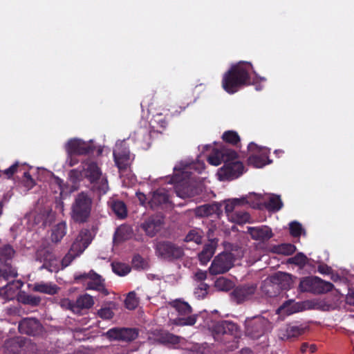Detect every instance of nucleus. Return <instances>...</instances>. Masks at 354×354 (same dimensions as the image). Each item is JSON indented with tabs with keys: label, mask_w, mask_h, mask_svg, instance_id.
Wrapping results in <instances>:
<instances>
[{
	"label": "nucleus",
	"mask_w": 354,
	"mask_h": 354,
	"mask_svg": "<svg viewBox=\"0 0 354 354\" xmlns=\"http://www.w3.org/2000/svg\"><path fill=\"white\" fill-rule=\"evenodd\" d=\"M266 81V78L259 77L253 71L252 66L248 62H239L233 65L226 72L222 80L223 89L230 94L237 92L239 88L248 84L256 85V90L260 91L262 86L258 85L259 81Z\"/></svg>",
	"instance_id": "f257e3e1"
},
{
	"label": "nucleus",
	"mask_w": 354,
	"mask_h": 354,
	"mask_svg": "<svg viewBox=\"0 0 354 354\" xmlns=\"http://www.w3.org/2000/svg\"><path fill=\"white\" fill-rule=\"evenodd\" d=\"M205 169L203 162L198 160L192 163L180 162L174 169V175L171 183L174 185L176 195L182 198H191L199 193L200 187L197 186L194 177H190L192 170L201 173Z\"/></svg>",
	"instance_id": "f03ea898"
},
{
	"label": "nucleus",
	"mask_w": 354,
	"mask_h": 354,
	"mask_svg": "<svg viewBox=\"0 0 354 354\" xmlns=\"http://www.w3.org/2000/svg\"><path fill=\"white\" fill-rule=\"evenodd\" d=\"M91 206L92 200L86 194H78L71 206L72 219L79 223L86 222L91 215Z\"/></svg>",
	"instance_id": "7ed1b4c3"
},
{
	"label": "nucleus",
	"mask_w": 354,
	"mask_h": 354,
	"mask_svg": "<svg viewBox=\"0 0 354 354\" xmlns=\"http://www.w3.org/2000/svg\"><path fill=\"white\" fill-rule=\"evenodd\" d=\"M177 313L174 319H171V322L177 326H192L196 322L197 315L192 314L190 305L180 299H175L169 304Z\"/></svg>",
	"instance_id": "20e7f679"
},
{
	"label": "nucleus",
	"mask_w": 354,
	"mask_h": 354,
	"mask_svg": "<svg viewBox=\"0 0 354 354\" xmlns=\"http://www.w3.org/2000/svg\"><path fill=\"white\" fill-rule=\"evenodd\" d=\"M84 177L93 184V189L97 190L100 194H105L109 189L106 178L102 175L100 169L96 163L87 161L83 163Z\"/></svg>",
	"instance_id": "39448f33"
},
{
	"label": "nucleus",
	"mask_w": 354,
	"mask_h": 354,
	"mask_svg": "<svg viewBox=\"0 0 354 354\" xmlns=\"http://www.w3.org/2000/svg\"><path fill=\"white\" fill-rule=\"evenodd\" d=\"M83 176H84L83 170L72 169L68 174V180L72 184L70 187L68 185H64L63 181L59 178H55L52 180L51 187L54 189L55 192H59V196L63 197L64 195H68L77 189V183L82 179Z\"/></svg>",
	"instance_id": "423d86ee"
},
{
	"label": "nucleus",
	"mask_w": 354,
	"mask_h": 354,
	"mask_svg": "<svg viewBox=\"0 0 354 354\" xmlns=\"http://www.w3.org/2000/svg\"><path fill=\"white\" fill-rule=\"evenodd\" d=\"M244 171V167L239 160L235 157L232 160L228 158V160L224 165L219 169L217 175L220 180H232L238 178Z\"/></svg>",
	"instance_id": "0eeeda50"
},
{
	"label": "nucleus",
	"mask_w": 354,
	"mask_h": 354,
	"mask_svg": "<svg viewBox=\"0 0 354 354\" xmlns=\"http://www.w3.org/2000/svg\"><path fill=\"white\" fill-rule=\"evenodd\" d=\"M15 254L14 250L10 245H4L0 248V277L6 280L13 279L17 275L15 268H12L7 261Z\"/></svg>",
	"instance_id": "6e6552de"
},
{
	"label": "nucleus",
	"mask_w": 354,
	"mask_h": 354,
	"mask_svg": "<svg viewBox=\"0 0 354 354\" xmlns=\"http://www.w3.org/2000/svg\"><path fill=\"white\" fill-rule=\"evenodd\" d=\"M114 160L120 171L129 167L134 158V156L130 153L124 141H118L113 151Z\"/></svg>",
	"instance_id": "1a4fd4ad"
},
{
	"label": "nucleus",
	"mask_w": 354,
	"mask_h": 354,
	"mask_svg": "<svg viewBox=\"0 0 354 354\" xmlns=\"http://www.w3.org/2000/svg\"><path fill=\"white\" fill-rule=\"evenodd\" d=\"M234 255L231 252H223L217 255L209 268L212 274H223L228 271L234 264Z\"/></svg>",
	"instance_id": "9d476101"
},
{
	"label": "nucleus",
	"mask_w": 354,
	"mask_h": 354,
	"mask_svg": "<svg viewBox=\"0 0 354 354\" xmlns=\"http://www.w3.org/2000/svg\"><path fill=\"white\" fill-rule=\"evenodd\" d=\"M269 325V322L262 317H254L246 319L245 322V333L252 338L262 335Z\"/></svg>",
	"instance_id": "9b49d317"
},
{
	"label": "nucleus",
	"mask_w": 354,
	"mask_h": 354,
	"mask_svg": "<svg viewBox=\"0 0 354 354\" xmlns=\"http://www.w3.org/2000/svg\"><path fill=\"white\" fill-rule=\"evenodd\" d=\"M248 149L252 153L248 158L250 165L257 168H261L271 162L268 159L267 149L259 147L256 144L251 142L248 145Z\"/></svg>",
	"instance_id": "f8f14e48"
},
{
	"label": "nucleus",
	"mask_w": 354,
	"mask_h": 354,
	"mask_svg": "<svg viewBox=\"0 0 354 354\" xmlns=\"http://www.w3.org/2000/svg\"><path fill=\"white\" fill-rule=\"evenodd\" d=\"M36 261L43 263L39 268L40 270L45 268L51 272H57L63 269L61 262L52 253L45 249L37 252Z\"/></svg>",
	"instance_id": "ddd939ff"
},
{
	"label": "nucleus",
	"mask_w": 354,
	"mask_h": 354,
	"mask_svg": "<svg viewBox=\"0 0 354 354\" xmlns=\"http://www.w3.org/2000/svg\"><path fill=\"white\" fill-rule=\"evenodd\" d=\"M156 254L165 259H174L181 257L183 251L180 247H177L171 243L160 242L156 245Z\"/></svg>",
	"instance_id": "4468645a"
},
{
	"label": "nucleus",
	"mask_w": 354,
	"mask_h": 354,
	"mask_svg": "<svg viewBox=\"0 0 354 354\" xmlns=\"http://www.w3.org/2000/svg\"><path fill=\"white\" fill-rule=\"evenodd\" d=\"M61 303L62 306L71 309L75 313H79L81 309L91 308L94 304V300L91 295L84 294L80 296L75 303L72 302L68 299L62 300Z\"/></svg>",
	"instance_id": "2eb2a0df"
},
{
	"label": "nucleus",
	"mask_w": 354,
	"mask_h": 354,
	"mask_svg": "<svg viewBox=\"0 0 354 354\" xmlns=\"http://www.w3.org/2000/svg\"><path fill=\"white\" fill-rule=\"evenodd\" d=\"M75 279L76 280L82 279L84 283L86 284L88 289L96 290L102 292L104 295L108 294V291L104 286L103 280L101 277L93 271L87 274L85 273L75 276Z\"/></svg>",
	"instance_id": "dca6fc26"
},
{
	"label": "nucleus",
	"mask_w": 354,
	"mask_h": 354,
	"mask_svg": "<svg viewBox=\"0 0 354 354\" xmlns=\"http://www.w3.org/2000/svg\"><path fill=\"white\" fill-rule=\"evenodd\" d=\"M65 149L67 154L85 155L93 150V146L90 142L73 138L66 142Z\"/></svg>",
	"instance_id": "f3484780"
},
{
	"label": "nucleus",
	"mask_w": 354,
	"mask_h": 354,
	"mask_svg": "<svg viewBox=\"0 0 354 354\" xmlns=\"http://www.w3.org/2000/svg\"><path fill=\"white\" fill-rule=\"evenodd\" d=\"M92 239L91 233L88 230H82L75 238L70 250L80 256L89 245Z\"/></svg>",
	"instance_id": "a211bd4d"
},
{
	"label": "nucleus",
	"mask_w": 354,
	"mask_h": 354,
	"mask_svg": "<svg viewBox=\"0 0 354 354\" xmlns=\"http://www.w3.org/2000/svg\"><path fill=\"white\" fill-rule=\"evenodd\" d=\"M234 157L235 152L233 150L222 147L213 151L212 153L208 157V162L212 165L218 166L222 162L225 164L228 160V158L233 160Z\"/></svg>",
	"instance_id": "6ab92c4d"
},
{
	"label": "nucleus",
	"mask_w": 354,
	"mask_h": 354,
	"mask_svg": "<svg viewBox=\"0 0 354 354\" xmlns=\"http://www.w3.org/2000/svg\"><path fill=\"white\" fill-rule=\"evenodd\" d=\"M253 195L255 196L259 200L260 197L259 196H257L254 194H249L248 195L243 196L240 198H232L225 201V210L227 218H229V214H232L234 213V210L236 206L242 205L244 204H249L252 207H255L257 203L252 202L248 199L250 196Z\"/></svg>",
	"instance_id": "aec40b11"
},
{
	"label": "nucleus",
	"mask_w": 354,
	"mask_h": 354,
	"mask_svg": "<svg viewBox=\"0 0 354 354\" xmlns=\"http://www.w3.org/2000/svg\"><path fill=\"white\" fill-rule=\"evenodd\" d=\"M163 224L162 218L160 216L149 217L141 224V228L149 236H154L162 228Z\"/></svg>",
	"instance_id": "412c9836"
},
{
	"label": "nucleus",
	"mask_w": 354,
	"mask_h": 354,
	"mask_svg": "<svg viewBox=\"0 0 354 354\" xmlns=\"http://www.w3.org/2000/svg\"><path fill=\"white\" fill-rule=\"evenodd\" d=\"M248 233L253 240L265 242L273 236L270 227L266 225L248 227Z\"/></svg>",
	"instance_id": "4be33fe9"
},
{
	"label": "nucleus",
	"mask_w": 354,
	"mask_h": 354,
	"mask_svg": "<svg viewBox=\"0 0 354 354\" xmlns=\"http://www.w3.org/2000/svg\"><path fill=\"white\" fill-rule=\"evenodd\" d=\"M256 291V286L254 285L236 288L232 292L233 299L241 303L250 299Z\"/></svg>",
	"instance_id": "5701e85b"
},
{
	"label": "nucleus",
	"mask_w": 354,
	"mask_h": 354,
	"mask_svg": "<svg viewBox=\"0 0 354 354\" xmlns=\"http://www.w3.org/2000/svg\"><path fill=\"white\" fill-rule=\"evenodd\" d=\"M212 330L216 335H236L238 328L233 322L229 321H221L212 326Z\"/></svg>",
	"instance_id": "b1692460"
},
{
	"label": "nucleus",
	"mask_w": 354,
	"mask_h": 354,
	"mask_svg": "<svg viewBox=\"0 0 354 354\" xmlns=\"http://www.w3.org/2000/svg\"><path fill=\"white\" fill-rule=\"evenodd\" d=\"M170 194L165 188H159L153 192L149 203L154 208L169 202Z\"/></svg>",
	"instance_id": "393cba45"
},
{
	"label": "nucleus",
	"mask_w": 354,
	"mask_h": 354,
	"mask_svg": "<svg viewBox=\"0 0 354 354\" xmlns=\"http://www.w3.org/2000/svg\"><path fill=\"white\" fill-rule=\"evenodd\" d=\"M23 283L20 281H13L0 288V297L10 300L13 299Z\"/></svg>",
	"instance_id": "a878e982"
},
{
	"label": "nucleus",
	"mask_w": 354,
	"mask_h": 354,
	"mask_svg": "<svg viewBox=\"0 0 354 354\" xmlns=\"http://www.w3.org/2000/svg\"><path fill=\"white\" fill-rule=\"evenodd\" d=\"M39 324L37 319L26 318L19 324V330L21 333L34 335L35 331L39 328Z\"/></svg>",
	"instance_id": "bb28decb"
},
{
	"label": "nucleus",
	"mask_w": 354,
	"mask_h": 354,
	"mask_svg": "<svg viewBox=\"0 0 354 354\" xmlns=\"http://www.w3.org/2000/svg\"><path fill=\"white\" fill-rule=\"evenodd\" d=\"M216 245L217 241L216 239L209 240V243L205 245L203 251L198 254L199 260L202 264L205 265L210 260L215 252Z\"/></svg>",
	"instance_id": "cd10ccee"
},
{
	"label": "nucleus",
	"mask_w": 354,
	"mask_h": 354,
	"mask_svg": "<svg viewBox=\"0 0 354 354\" xmlns=\"http://www.w3.org/2000/svg\"><path fill=\"white\" fill-rule=\"evenodd\" d=\"M272 282L279 285L282 289H288L293 281L292 275L286 272H277L272 277Z\"/></svg>",
	"instance_id": "c85d7f7f"
},
{
	"label": "nucleus",
	"mask_w": 354,
	"mask_h": 354,
	"mask_svg": "<svg viewBox=\"0 0 354 354\" xmlns=\"http://www.w3.org/2000/svg\"><path fill=\"white\" fill-rule=\"evenodd\" d=\"M32 289L35 292L53 295L57 292L59 288L55 283L41 281L33 284Z\"/></svg>",
	"instance_id": "c756f323"
},
{
	"label": "nucleus",
	"mask_w": 354,
	"mask_h": 354,
	"mask_svg": "<svg viewBox=\"0 0 354 354\" xmlns=\"http://www.w3.org/2000/svg\"><path fill=\"white\" fill-rule=\"evenodd\" d=\"M303 310L302 304L290 300L284 303L277 310V313L281 315H289Z\"/></svg>",
	"instance_id": "7c9ffc66"
},
{
	"label": "nucleus",
	"mask_w": 354,
	"mask_h": 354,
	"mask_svg": "<svg viewBox=\"0 0 354 354\" xmlns=\"http://www.w3.org/2000/svg\"><path fill=\"white\" fill-rule=\"evenodd\" d=\"M318 277H307L301 279L299 288L302 292H310L317 293V283Z\"/></svg>",
	"instance_id": "2f4dec72"
},
{
	"label": "nucleus",
	"mask_w": 354,
	"mask_h": 354,
	"mask_svg": "<svg viewBox=\"0 0 354 354\" xmlns=\"http://www.w3.org/2000/svg\"><path fill=\"white\" fill-rule=\"evenodd\" d=\"M134 140L138 144V147L147 149L150 145V135L147 129H140L135 133Z\"/></svg>",
	"instance_id": "473e14b6"
},
{
	"label": "nucleus",
	"mask_w": 354,
	"mask_h": 354,
	"mask_svg": "<svg viewBox=\"0 0 354 354\" xmlns=\"http://www.w3.org/2000/svg\"><path fill=\"white\" fill-rule=\"evenodd\" d=\"M219 210L218 204H205L196 207L194 213L197 216H209L214 214H217Z\"/></svg>",
	"instance_id": "72a5a7b5"
},
{
	"label": "nucleus",
	"mask_w": 354,
	"mask_h": 354,
	"mask_svg": "<svg viewBox=\"0 0 354 354\" xmlns=\"http://www.w3.org/2000/svg\"><path fill=\"white\" fill-rule=\"evenodd\" d=\"M66 233V224L61 222L57 224L52 230L51 239L53 242L57 243Z\"/></svg>",
	"instance_id": "f704fd0d"
},
{
	"label": "nucleus",
	"mask_w": 354,
	"mask_h": 354,
	"mask_svg": "<svg viewBox=\"0 0 354 354\" xmlns=\"http://www.w3.org/2000/svg\"><path fill=\"white\" fill-rule=\"evenodd\" d=\"M228 220L234 223L244 224L250 222V216L246 212H235L232 214H229Z\"/></svg>",
	"instance_id": "c9c22d12"
},
{
	"label": "nucleus",
	"mask_w": 354,
	"mask_h": 354,
	"mask_svg": "<svg viewBox=\"0 0 354 354\" xmlns=\"http://www.w3.org/2000/svg\"><path fill=\"white\" fill-rule=\"evenodd\" d=\"M203 237V232L198 228H195L191 230L187 233L184 240L185 242H194V243L199 245L202 243Z\"/></svg>",
	"instance_id": "e433bc0d"
},
{
	"label": "nucleus",
	"mask_w": 354,
	"mask_h": 354,
	"mask_svg": "<svg viewBox=\"0 0 354 354\" xmlns=\"http://www.w3.org/2000/svg\"><path fill=\"white\" fill-rule=\"evenodd\" d=\"M296 250L295 245L290 243H283L279 245H274L272 248L271 251L273 253L281 254L283 255L292 254Z\"/></svg>",
	"instance_id": "4c0bfd02"
},
{
	"label": "nucleus",
	"mask_w": 354,
	"mask_h": 354,
	"mask_svg": "<svg viewBox=\"0 0 354 354\" xmlns=\"http://www.w3.org/2000/svg\"><path fill=\"white\" fill-rule=\"evenodd\" d=\"M268 201L266 204V207L271 211L279 210L283 204L279 196L269 194L268 195Z\"/></svg>",
	"instance_id": "58836bf2"
},
{
	"label": "nucleus",
	"mask_w": 354,
	"mask_h": 354,
	"mask_svg": "<svg viewBox=\"0 0 354 354\" xmlns=\"http://www.w3.org/2000/svg\"><path fill=\"white\" fill-rule=\"evenodd\" d=\"M158 341L164 344L176 345L180 342V337L169 333H162Z\"/></svg>",
	"instance_id": "ea45409f"
},
{
	"label": "nucleus",
	"mask_w": 354,
	"mask_h": 354,
	"mask_svg": "<svg viewBox=\"0 0 354 354\" xmlns=\"http://www.w3.org/2000/svg\"><path fill=\"white\" fill-rule=\"evenodd\" d=\"M132 234L131 229L127 225L120 226L114 236V239L116 241H122L129 239Z\"/></svg>",
	"instance_id": "a19ab883"
},
{
	"label": "nucleus",
	"mask_w": 354,
	"mask_h": 354,
	"mask_svg": "<svg viewBox=\"0 0 354 354\" xmlns=\"http://www.w3.org/2000/svg\"><path fill=\"white\" fill-rule=\"evenodd\" d=\"M214 286L219 291H228L233 288L234 283L226 278L219 277L215 281Z\"/></svg>",
	"instance_id": "79ce46f5"
},
{
	"label": "nucleus",
	"mask_w": 354,
	"mask_h": 354,
	"mask_svg": "<svg viewBox=\"0 0 354 354\" xmlns=\"http://www.w3.org/2000/svg\"><path fill=\"white\" fill-rule=\"evenodd\" d=\"M283 330H281L279 336L283 339H288L291 337H295L301 334V329L296 326H289L285 329L286 333H283Z\"/></svg>",
	"instance_id": "37998d69"
},
{
	"label": "nucleus",
	"mask_w": 354,
	"mask_h": 354,
	"mask_svg": "<svg viewBox=\"0 0 354 354\" xmlns=\"http://www.w3.org/2000/svg\"><path fill=\"white\" fill-rule=\"evenodd\" d=\"M111 266L113 272L119 276H125L131 271V268L126 263L114 262Z\"/></svg>",
	"instance_id": "c03bdc74"
},
{
	"label": "nucleus",
	"mask_w": 354,
	"mask_h": 354,
	"mask_svg": "<svg viewBox=\"0 0 354 354\" xmlns=\"http://www.w3.org/2000/svg\"><path fill=\"white\" fill-rule=\"evenodd\" d=\"M112 209L120 218H124L127 216V207L125 204L120 201H114L112 203Z\"/></svg>",
	"instance_id": "a18cd8bd"
},
{
	"label": "nucleus",
	"mask_w": 354,
	"mask_h": 354,
	"mask_svg": "<svg viewBox=\"0 0 354 354\" xmlns=\"http://www.w3.org/2000/svg\"><path fill=\"white\" fill-rule=\"evenodd\" d=\"M333 288H334V286L331 283H330L328 281H324L322 279H320L319 277H318L317 286H316V289H317L316 294H323V293L328 292L332 290Z\"/></svg>",
	"instance_id": "49530a36"
},
{
	"label": "nucleus",
	"mask_w": 354,
	"mask_h": 354,
	"mask_svg": "<svg viewBox=\"0 0 354 354\" xmlns=\"http://www.w3.org/2000/svg\"><path fill=\"white\" fill-rule=\"evenodd\" d=\"M121 341L130 342L134 340L138 335V330L135 328H122Z\"/></svg>",
	"instance_id": "de8ad7c7"
},
{
	"label": "nucleus",
	"mask_w": 354,
	"mask_h": 354,
	"mask_svg": "<svg viewBox=\"0 0 354 354\" xmlns=\"http://www.w3.org/2000/svg\"><path fill=\"white\" fill-rule=\"evenodd\" d=\"M138 304L139 301L135 292H129L125 299L126 307L129 310H133L138 306Z\"/></svg>",
	"instance_id": "09e8293b"
},
{
	"label": "nucleus",
	"mask_w": 354,
	"mask_h": 354,
	"mask_svg": "<svg viewBox=\"0 0 354 354\" xmlns=\"http://www.w3.org/2000/svg\"><path fill=\"white\" fill-rule=\"evenodd\" d=\"M122 333V328H113L109 329L105 334L110 340H120L121 334Z\"/></svg>",
	"instance_id": "8fccbe9b"
},
{
	"label": "nucleus",
	"mask_w": 354,
	"mask_h": 354,
	"mask_svg": "<svg viewBox=\"0 0 354 354\" xmlns=\"http://www.w3.org/2000/svg\"><path fill=\"white\" fill-rule=\"evenodd\" d=\"M223 139L230 143L236 144L239 141V136L233 131H228L223 133Z\"/></svg>",
	"instance_id": "3c124183"
},
{
	"label": "nucleus",
	"mask_w": 354,
	"mask_h": 354,
	"mask_svg": "<svg viewBox=\"0 0 354 354\" xmlns=\"http://www.w3.org/2000/svg\"><path fill=\"white\" fill-rule=\"evenodd\" d=\"M290 232L294 236H299L304 232L301 225L297 221H292L290 223Z\"/></svg>",
	"instance_id": "603ef678"
},
{
	"label": "nucleus",
	"mask_w": 354,
	"mask_h": 354,
	"mask_svg": "<svg viewBox=\"0 0 354 354\" xmlns=\"http://www.w3.org/2000/svg\"><path fill=\"white\" fill-rule=\"evenodd\" d=\"M19 300L24 304H30L32 306H36L40 302V299L39 297L32 295H25L24 297H20Z\"/></svg>",
	"instance_id": "864d4df0"
},
{
	"label": "nucleus",
	"mask_w": 354,
	"mask_h": 354,
	"mask_svg": "<svg viewBox=\"0 0 354 354\" xmlns=\"http://www.w3.org/2000/svg\"><path fill=\"white\" fill-rule=\"evenodd\" d=\"M208 286L205 283H200L195 289L194 294L198 298H204L207 294Z\"/></svg>",
	"instance_id": "5fc2aeb1"
},
{
	"label": "nucleus",
	"mask_w": 354,
	"mask_h": 354,
	"mask_svg": "<svg viewBox=\"0 0 354 354\" xmlns=\"http://www.w3.org/2000/svg\"><path fill=\"white\" fill-rule=\"evenodd\" d=\"M77 257H78V255L76 254L71 250H70L68 254L63 258V259L61 261L62 268L64 269V268L68 266L71 263V261Z\"/></svg>",
	"instance_id": "6e6d98bb"
},
{
	"label": "nucleus",
	"mask_w": 354,
	"mask_h": 354,
	"mask_svg": "<svg viewBox=\"0 0 354 354\" xmlns=\"http://www.w3.org/2000/svg\"><path fill=\"white\" fill-rule=\"evenodd\" d=\"M306 259L307 258L304 254L299 253L292 257L289 261L295 265L302 266L306 264Z\"/></svg>",
	"instance_id": "4d7b16f0"
},
{
	"label": "nucleus",
	"mask_w": 354,
	"mask_h": 354,
	"mask_svg": "<svg viewBox=\"0 0 354 354\" xmlns=\"http://www.w3.org/2000/svg\"><path fill=\"white\" fill-rule=\"evenodd\" d=\"M98 315L104 319H110L113 316V313L110 308L105 307L102 308L97 312Z\"/></svg>",
	"instance_id": "13d9d810"
},
{
	"label": "nucleus",
	"mask_w": 354,
	"mask_h": 354,
	"mask_svg": "<svg viewBox=\"0 0 354 354\" xmlns=\"http://www.w3.org/2000/svg\"><path fill=\"white\" fill-rule=\"evenodd\" d=\"M18 165H19V163L15 162L12 166H10L9 168L3 171V173L7 176L8 178H10L16 172Z\"/></svg>",
	"instance_id": "bf43d9fd"
},
{
	"label": "nucleus",
	"mask_w": 354,
	"mask_h": 354,
	"mask_svg": "<svg viewBox=\"0 0 354 354\" xmlns=\"http://www.w3.org/2000/svg\"><path fill=\"white\" fill-rule=\"evenodd\" d=\"M24 176L25 178V179H24L25 185L28 189L32 188L35 185V182H34L33 179L32 178V177L28 172H25Z\"/></svg>",
	"instance_id": "052dcab7"
},
{
	"label": "nucleus",
	"mask_w": 354,
	"mask_h": 354,
	"mask_svg": "<svg viewBox=\"0 0 354 354\" xmlns=\"http://www.w3.org/2000/svg\"><path fill=\"white\" fill-rule=\"evenodd\" d=\"M75 154H68L66 165L68 167H73L78 162V160L74 156Z\"/></svg>",
	"instance_id": "680f3d73"
},
{
	"label": "nucleus",
	"mask_w": 354,
	"mask_h": 354,
	"mask_svg": "<svg viewBox=\"0 0 354 354\" xmlns=\"http://www.w3.org/2000/svg\"><path fill=\"white\" fill-rule=\"evenodd\" d=\"M254 194H255V193H254ZM256 195H257V196H260V197H259V200H258V199L257 198V197H256L255 196H254V195H253V196H250L249 197V198H248V199H249V201H252V202L257 203V205H256L255 207H253L254 208L258 207L261 204V203H262L263 200H264V199L263 198V196H262L261 194H256Z\"/></svg>",
	"instance_id": "e2e57ef3"
},
{
	"label": "nucleus",
	"mask_w": 354,
	"mask_h": 354,
	"mask_svg": "<svg viewBox=\"0 0 354 354\" xmlns=\"http://www.w3.org/2000/svg\"><path fill=\"white\" fill-rule=\"evenodd\" d=\"M318 271L321 273V274H328L330 272V268L328 267V266L326 265H319L318 266Z\"/></svg>",
	"instance_id": "0e129e2a"
},
{
	"label": "nucleus",
	"mask_w": 354,
	"mask_h": 354,
	"mask_svg": "<svg viewBox=\"0 0 354 354\" xmlns=\"http://www.w3.org/2000/svg\"><path fill=\"white\" fill-rule=\"evenodd\" d=\"M195 276L198 280L203 281L206 279L207 274L205 272L200 270L196 272Z\"/></svg>",
	"instance_id": "69168bd1"
},
{
	"label": "nucleus",
	"mask_w": 354,
	"mask_h": 354,
	"mask_svg": "<svg viewBox=\"0 0 354 354\" xmlns=\"http://www.w3.org/2000/svg\"><path fill=\"white\" fill-rule=\"evenodd\" d=\"M346 302L354 306V292H349L346 296Z\"/></svg>",
	"instance_id": "338daca9"
},
{
	"label": "nucleus",
	"mask_w": 354,
	"mask_h": 354,
	"mask_svg": "<svg viewBox=\"0 0 354 354\" xmlns=\"http://www.w3.org/2000/svg\"><path fill=\"white\" fill-rule=\"evenodd\" d=\"M137 196H138L140 203L142 205H144L145 202V200H146L145 196L143 194H142V193H137Z\"/></svg>",
	"instance_id": "774afa93"
}]
</instances>
